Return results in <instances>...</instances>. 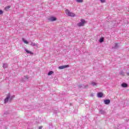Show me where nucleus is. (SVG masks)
<instances>
[{
    "instance_id": "obj_4",
    "label": "nucleus",
    "mask_w": 129,
    "mask_h": 129,
    "mask_svg": "<svg viewBox=\"0 0 129 129\" xmlns=\"http://www.w3.org/2000/svg\"><path fill=\"white\" fill-rule=\"evenodd\" d=\"M48 21H50V22H54L57 20V18L56 17H51L48 19Z\"/></svg>"
},
{
    "instance_id": "obj_14",
    "label": "nucleus",
    "mask_w": 129,
    "mask_h": 129,
    "mask_svg": "<svg viewBox=\"0 0 129 129\" xmlns=\"http://www.w3.org/2000/svg\"><path fill=\"white\" fill-rule=\"evenodd\" d=\"M3 68H8V63H4Z\"/></svg>"
},
{
    "instance_id": "obj_10",
    "label": "nucleus",
    "mask_w": 129,
    "mask_h": 129,
    "mask_svg": "<svg viewBox=\"0 0 129 129\" xmlns=\"http://www.w3.org/2000/svg\"><path fill=\"white\" fill-rule=\"evenodd\" d=\"M99 112L100 113V114H105V111H104L103 110H100Z\"/></svg>"
},
{
    "instance_id": "obj_6",
    "label": "nucleus",
    "mask_w": 129,
    "mask_h": 129,
    "mask_svg": "<svg viewBox=\"0 0 129 129\" xmlns=\"http://www.w3.org/2000/svg\"><path fill=\"white\" fill-rule=\"evenodd\" d=\"M104 104H109L110 103V100L109 99H106L104 100Z\"/></svg>"
},
{
    "instance_id": "obj_11",
    "label": "nucleus",
    "mask_w": 129,
    "mask_h": 129,
    "mask_svg": "<svg viewBox=\"0 0 129 129\" xmlns=\"http://www.w3.org/2000/svg\"><path fill=\"white\" fill-rule=\"evenodd\" d=\"M121 86L122 87H124V88L127 87V85L126 83H123L121 84Z\"/></svg>"
},
{
    "instance_id": "obj_24",
    "label": "nucleus",
    "mask_w": 129,
    "mask_h": 129,
    "mask_svg": "<svg viewBox=\"0 0 129 129\" xmlns=\"http://www.w3.org/2000/svg\"><path fill=\"white\" fill-rule=\"evenodd\" d=\"M84 87H85V88H86V87H88V85L85 86Z\"/></svg>"
},
{
    "instance_id": "obj_25",
    "label": "nucleus",
    "mask_w": 129,
    "mask_h": 129,
    "mask_svg": "<svg viewBox=\"0 0 129 129\" xmlns=\"http://www.w3.org/2000/svg\"><path fill=\"white\" fill-rule=\"evenodd\" d=\"M42 128V127H39V129H41Z\"/></svg>"
},
{
    "instance_id": "obj_22",
    "label": "nucleus",
    "mask_w": 129,
    "mask_h": 129,
    "mask_svg": "<svg viewBox=\"0 0 129 129\" xmlns=\"http://www.w3.org/2000/svg\"><path fill=\"white\" fill-rule=\"evenodd\" d=\"M24 78H25L26 79H29V76H26L24 77Z\"/></svg>"
},
{
    "instance_id": "obj_16",
    "label": "nucleus",
    "mask_w": 129,
    "mask_h": 129,
    "mask_svg": "<svg viewBox=\"0 0 129 129\" xmlns=\"http://www.w3.org/2000/svg\"><path fill=\"white\" fill-rule=\"evenodd\" d=\"M103 41H104V39H103V38H101L99 39V42H100V43H102V42H103Z\"/></svg>"
},
{
    "instance_id": "obj_15",
    "label": "nucleus",
    "mask_w": 129,
    "mask_h": 129,
    "mask_svg": "<svg viewBox=\"0 0 129 129\" xmlns=\"http://www.w3.org/2000/svg\"><path fill=\"white\" fill-rule=\"evenodd\" d=\"M53 73H54V72L52 71H49V73H48V75L49 76H50V75H52V74H53Z\"/></svg>"
},
{
    "instance_id": "obj_20",
    "label": "nucleus",
    "mask_w": 129,
    "mask_h": 129,
    "mask_svg": "<svg viewBox=\"0 0 129 129\" xmlns=\"http://www.w3.org/2000/svg\"><path fill=\"white\" fill-rule=\"evenodd\" d=\"M77 3H83V0H77Z\"/></svg>"
},
{
    "instance_id": "obj_21",
    "label": "nucleus",
    "mask_w": 129,
    "mask_h": 129,
    "mask_svg": "<svg viewBox=\"0 0 129 129\" xmlns=\"http://www.w3.org/2000/svg\"><path fill=\"white\" fill-rule=\"evenodd\" d=\"M4 12L2 10H0V15H3Z\"/></svg>"
},
{
    "instance_id": "obj_13",
    "label": "nucleus",
    "mask_w": 129,
    "mask_h": 129,
    "mask_svg": "<svg viewBox=\"0 0 129 129\" xmlns=\"http://www.w3.org/2000/svg\"><path fill=\"white\" fill-rule=\"evenodd\" d=\"M31 46H38V44L34 43V42H31Z\"/></svg>"
},
{
    "instance_id": "obj_2",
    "label": "nucleus",
    "mask_w": 129,
    "mask_h": 129,
    "mask_svg": "<svg viewBox=\"0 0 129 129\" xmlns=\"http://www.w3.org/2000/svg\"><path fill=\"white\" fill-rule=\"evenodd\" d=\"M66 14L69 16V17H74L75 16V14L71 12L69 10H68V9L66 10Z\"/></svg>"
},
{
    "instance_id": "obj_17",
    "label": "nucleus",
    "mask_w": 129,
    "mask_h": 129,
    "mask_svg": "<svg viewBox=\"0 0 129 129\" xmlns=\"http://www.w3.org/2000/svg\"><path fill=\"white\" fill-rule=\"evenodd\" d=\"M91 84H92V86H96V85H97L96 83H95V82H92L91 83Z\"/></svg>"
},
{
    "instance_id": "obj_8",
    "label": "nucleus",
    "mask_w": 129,
    "mask_h": 129,
    "mask_svg": "<svg viewBox=\"0 0 129 129\" xmlns=\"http://www.w3.org/2000/svg\"><path fill=\"white\" fill-rule=\"evenodd\" d=\"M25 51L27 52L28 54H30V55H33L34 54L32 51H30L28 49H25Z\"/></svg>"
},
{
    "instance_id": "obj_1",
    "label": "nucleus",
    "mask_w": 129,
    "mask_h": 129,
    "mask_svg": "<svg viewBox=\"0 0 129 129\" xmlns=\"http://www.w3.org/2000/svg\"><path fill=\"white\" fill-rule=\"evenodd\" d=\"M13 98H15V95L11 96V94L9 93L7 95L6 98L4 100V103H8L9 101L11 102V100H13Z\"/></svg>"
},
{
    "instance_id": "obj_7",
    "label": "nucleus",
    "mask_w": 129,
    "mask_h": 129,
    "mask_svg": "<svg viewBox=\"0 0 129 129\" xmlns=\"http://www.w3.org/2000/svg\"><path fill=\"white\" fill-rule=\"evenodd\" d=\"M103 96V94L101 92H99L97 94V97L99 98L102 97Z\"/></svg>"
},
{
    "instance_id": "obj_18",
    "label": "nucleus",
    "mask_w": 129,
    "mask_h": 129,
    "mask_svg": "<svg viewBox=\"0 0 129 129\" xmlns=\"http://www.w3.org/2000/svg\"><path fill=\"white\" fill-rule=\"evenodd\" d=\"M10 8H11V7H10V6H8L6 7L5 8L6 11H8V10H9Z\"/></svg>"
},
{
    "instance_id": "obj_19",
    "label": "nucleus",
    "mask_w": 129,
    "mask_h": 129,
    "mask_svg": "<svg viewBox=\"0 0 129 129\" xmlns=\"http://www.w3.org/2000/svg\"><path fill=\"white\" fill-rule=\"evenodd\" d=\"M119 74L120 75H124V73L123 72V71H121L120 73H119Z\"/></svg>"
},
{
    "instance_id": "obj_9",
    "label": "nucleus",
    "mask_w": 129,
    "mask_h": 129,
    "mask_svg": "<svg viewBox=\"0 0 129 129\" xmlns=\"http://www.w3.org/2000/svg\"><path fill=\"white\" fill-rule=\"evenodd\" d=\"M113 49H117L118 48V44L117 43H115L114 46H113Z\"/></svg>"
},
{
    "instance_id": "obj_5",
    "label": "nucleus",
    "mask_w": 129,
    "mask_h": 129,
    "mask_svg": "<svg viewBox=\"0 0 129 129\" xmlns=\"http://www.w3.org/2000/svg\"><path fill=\"white\" fill-rule=\"evenodd\" d=\"M68 67H69V65L61 66L58 67V69H65V68H68Z\"/></svg>"
},
{
    "instance_id": "obj_3",
    "label": "nucleus",
    "mask_w": 129,
    "mask_h": 129,
    "mask_svg": "<svg viewBox=\"0 0 129 129\" xmlns=\"http://www.w3.org/2000/svg\"><path fill=\"white\" fill-rule=\"evenodd\" d=\"M84 24H85V20L84 19H81V22L78 23L77 26L78 27H83Z\"/></svg>"
},
{
    "instance_id": "obj_12",
    "label": "nucleus",
    "mask_w": 129,
    "mask_h": 129,
    "mask_svg": "<svg viewBox=\"0 0 129 129\" xmlns=\"http://www.w3.org/2000/svg\"><path fill=\"white\" fill-rule=\"evenodd\" d=\"M22 41L25 43V44H29V42L25 39V38H22Z\"/></svg>"
},
{
    "instance_id": "obj_23",
    "label": "nucleus",
    "mask_w": 129,
    "mask_h": 129,
    "mask_svg": "<svg viewBox=\"0 0 129 129\" xmlns=\"http://www.w3.org/2000/svg\"><path fill=\"white\" fill-rule=\"evenodd\" d=\"M101 3H105V0H100Z\"/></svg>"
}]
</instances>
